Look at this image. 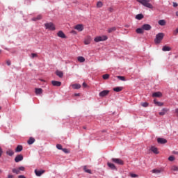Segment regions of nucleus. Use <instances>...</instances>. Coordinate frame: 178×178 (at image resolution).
<instances>
[{
	"instance_id": "f257e3e1",
	"label": "nucleus",
	"mask_w": 178,
	"mask_h": 178,
	"mask_svg": "<svg viewBox=\"0 0 178 178\" xmlns=\"http://www.w3.org/2000/svg\"><path fill=\"white\" fill-rule=\"evenodd\" d=\"M139 3H141L145 8H148L149 9H154V6L151 4V0H137Z\"/></svg>"
},
{
	"instance_id": "f03ea898",
	"label": "nucleus",
	"mask_w": 178,
	"mask_h": 178,
	"mask_svg": "<svg viewBox=\"0 0 178 178\" xmlns=\"http://www.w3.org/2000/svg\"><path fill=\"white\" fill-rule=\"evenodd\" d=\"M163 37H165V34H163V33H158L154 39L155 44H160L161 41L163 40Z\"/></svg>"
},
{
	"instance_id": "7ed1b4c3",
	"label": "nucleus",
	"mask_w": 178,
	"mask_h": 178,
	"mask_svg": "<svg viewBox=\"0 0 178 178\" xmlns=\"http://www.w3.org/2000/svg\"><path fill=\"white\" fill-rule=\"evenodd\" d=\"M44 27L46 30H50L51 31H54L56 30L55 25L52 22L44 24Z\"/></svg>"
},
{
	"instance_id": "20e7f679",
	"label": "nucleus",
	"mask_w": 178,
	"mask_h": 178,
	"mask_svg": "<svg viewBox=\"0 0 178 178\" xmlns=\"http://www.w3.org/2000/svg\"><path fill=\"white\" fill-rule=\"evenodd\" d=\"M106 40H108V36L102 35L95 38L94 41L95 42H99L101 41H106Z\"/></svg>"
},
{
	"instance_id": "39448f33",
	"label": "nucleus",
	"mask_w": 178,
	"mask_h": 178,
	"mask_svg": "<svg viewBox=\"0 0 178 178\" xmlns=\"http://www.w3.org/2000/svg\"><path fill=\"white\" fill-rule=\"evenodd\" d=\"M112 161L114 162V163H117V165H124V162L120 159H112Z\"/></svg>"
},
{
	"instance_id": "423d86ee",
	"label": "nucleus",
	"mask_w": 178,
	"mask_h": 178,
	"mask_svg": "<svg viewBox=\"0 0 178 178\" xmlns=\"http://www.w3.org/2000/svg\"><path fill=\"white\" fill-rule=\"evenodd\" d=\"M74 29L78 31H83L84 30V26L83 24H77Z\"/></svg>"
},
{
	"instance_id": "0eeeda50",
	"label": "nucleus",
	"mask_w": 178,
	"mask_h": 178,
	"mask_svg": "<svg viewBox=\"0 0 178 178\" xmlns=\"http://www.w3.org/2000/svg\"><path fill=\"white\" fill-rule=\"evenodd\" d=\"M142 28L143 30H145L146 31H149L152 29V26L148 24H145L142 26Z\"/></svg>"
},
{
	"instance_id": "6e6552de",
	"label": "nucleus",
	"mask_w": 178,
	"mask_h": 178,
	"mask_svg": "<svg viewBox=\"0 0 178 178\" xmlns=\"http://www.w3.org/2000/svg\"><path fill=\"white\" fill-rule=\"evenodd\" d=\"M51 84L54 87H60V86H62V82L58 81H52Z\"/></svg>"
},
{
	"instance_id": "1a4fd4ad",
	"label": "nucleus",
	"mask_w": 178,
	"mask_h": 178,
	"mask_svg": "<svg viewBox=\"0 0 178 178\" xmlns=\"http://www.w3.org/2000/svg\"><path fill=\"white\" fill-rule=\"evenodd\" d=\"M157 143L159 144H166L168 143V140L165 138H159L157 139Z\"/></svg>"
},
{
	"instance_id": "9d476101",
	"label": "nucleus",
	"mask_w": 178,
	"mask_h": 178,
	"mask_svg": "<svg viewBox=\"0 0 178 178\" xmlns=\"http://www.w3.org/2000/svg\"><path fill=\"white\" fill-rule=\"evenodd\" d=\"M91 36H87L84 40L85 45H88L91 44Z\"/></svg>"
},
{
	"instance_id": "9b49d317",
	"label": "nucleus",
	"mask_w": 178,
	"mask_h": 178,
	"mask_svg": "<svg viewBox=\"0 0 178 178\" xmlns=\"http://www.w3.org/2000/svg\"><path fill=\"white\" fill-rule=\"evenodd\" d=\"M35 173L36 176L40 177V176L44 175V173H45V170H35Z\"/></svg>"
},
{
	"instance_id": "f8f14e48",
	"label": "nucleus",
	"mask_w": 178,
	"mask_h": 178,
	"mask_svg": "<svg viewBox=\"0 0 178 178\" xmlns=\"http://www.w3.org/2000/svg\"><path fill=\"white\" fill-rule=\"evenodd\" d=\"M167 112H169V109L164 108L161 112L159 113V114L160 115V116H163L164 115H166Z\"/></svg>"
},
{
	"instance_id": "ddd939ff",
	"label": "nucleus",
	"mask_w": 178,
	"mask_h": 178,
	"mask_svg": "<svg viewBox=\"0 0 178 178\" xmlns=\"http://www.w3.org/2000/svg\"><path fill=\"white\" fill-rule=\"evenodd\" d=\"M22 159H23V155L19 154L15 157V162L18 163L22 161Z\"/></svg>"
},
{
	"instance_id": "4468645a",
	"label": "nucleus",
	"mask_w": 178,
	"mask_h": 178,
	"mask_svg": "<svg viewBox=\"0 0 178 178\" xmlns=\"http://www.w3.org/2000/svg\"><path fill=\"white\" fill-rule=\"evenodd\" d=\"M58 37H60V38H66V35L62 31H59L57 33Z\"/></svg>"
},
{
	"instance_id": "2eb2a0df",
	"label": "nucleus",
	"mask_w": 178,
	"mask_h": 178,
	"mask_svg": "<svg viewBox=\"0 0 178 178\" xmlns=\"http://www.w3.org/2000/svg\"><path fill=\"white\" fill-rule=\"evenodd\" d=\"M72 88H73L74 90H79L80 88H81V85L79 84V83H75L72 85Z\"/></svg>"
},
{
	"instance_id": "dca6fc26",
	"label": "nucleus",
	"mask_w": 178,
	"mask_h": 178,
	"mask_svg": "<svg viewBox=\"0 0 178 178\" xmlns=\"http://www.w3.org/2000/svg\"><path fill=\"white\" fill-rule=\"evenodd\" d=\"M109 94V90H103L99 93V97H106Z\"/></svg>"
},
{
	"instance_id": "f3484780",
	"label": "nucleus",
	"mask_w": 178,
	"mask_h": 178,
	"mask_svg": "<svg viewBox=\"0 0 178 178\" xmlns=\"http://www.w3.org/2000/svg\"><path fill=\"white\" fill-rule=\"evenodd\" d=\"M107 165L108 166V168H111L112 170H116V166L115 165V164L108 162Z\"/></svg>"
},
{
	"instance_id": "a211bd4d",
	"label": "nucleus",
	"mask_w": 178,
	"mask_h": 178,
	"mask_svg": "<svg viewBox=\"0 0 178 178\" xmlns=\"http://www.w3.org/2000/svg\"><path fill=\"white\" fill-rule=\"evenodd\" d=\"M23 151V146L18 145L15 149V152H22Z\"/></svg>"
},
{
	"instance_id": "6ab92c4d",
	"label": "nucleus",
	"mask_w": 178,
	"mask_h": 178,
	"mask_svg": "<svg viewBox=\"0 0 178 178\" xmlns=\"http://www.w3.org/2000/svg\"><path fill=\"white\" fill-rule=\"evenodd\" d=\"M162 96V92H156L152 94V97H156V98H159Z\"/></svg>"
},
{
	"instance_id": "aec40b11",
	"label": "nucleus",
	"mask_w": 178,
	"mask_h": 178,
	"mask_svg": "<svg viewBox=\"0 0 178 178\" xmlns=\"http://www.w3.org/2000/svg\"><path fill=\"white\" fill-rule=\"evenodd\" d=\"M35 142V139L33 137H31L29 139V140L27 141V143L29 145H31V144H34Z\"/></svg>"
},
{
	"instance_id": "412c9836",
	"label": "nucleus",
	"mask_w": 178,
	"mask_h": 178,
	"mask_svg": "<svg viewBox=\"0 0 178 178\" xmlns=\"http://www.w3.org/2000/svg\"><path fill=\"white\" fill-rule=\"evenodd\" d=\"M136 32L137 34H144V29H143V26L141 28H138L136 30Z\"/></svg>"
},
{
	"instance_id": "4be33fe9",
	"label": "nucleus",
	"mask_w": 178,
	"mask_h": 178,
	"mask_svg": "<svg viewBox=\"0 0 178 178\" xmlns=\"http://www.w3.org/2000/svg\"><path fill=\"white\" fill-rule=\"evenodd\" d=\"M6 154L7 155H9V156H13V155H15V152L10 149L6 151Z\"/></svg>"
},
{
	"instance_id": "5701e85b",
	"label": "nucleus",
	"mask_w": 178,
	"mask_h": 178,
	"mask_svg": "<svg viewBox=\"0 0 178 178\" xmlns=\"http://www.w3.org/2000/svg\"><path fill=\"white\" fill-rule=\"evenodd\" d=\"M150 149L152 151V152H154V154H159L158 148L155 147V146H152Z\"/></svg>"
},
{
	"instance_id": "b1692460",
	"label": "nucleus",
	"mask_w": 178,
	"mask_h": 178,
	"mask_svg": "<svg viewBox=\"0 0 178 178\" xmlns=\"http://www.w3.org/2000/svg\"><path fill=\"white\" fill-rule=\"evenodd\" d=\"M83 170L84 172H86V173H89V175L92 174V172L91 171V170L87 168V165L83 166Z\"/></svg>"
},
{
	"instance_id": "393cba45",
	"label": "nucleus",
	"mask_w": 178,
	"mask_h": 178,
	"mask_svg": "<svg viewBox=\"0 0 178 178\" xmlns=\"http://www.w3.org/2000/svg\"><path fill=\"white\" fill-rule=\"evenodd\" d=\"M42 19V15H38L37 17H33V18L32 19V20H33V22H37V20H41Z\"/></svg>"
},
{
	"instance_id": "a878e982",
	"label": "nucleus",
	"mask_w": 178,
	"mask_h": 178,
	"mask_svg": "<svg viewBox=\"0 0 178 178\" xmlns=\"http://www.w3.org/2000/svg\"><path fill=\"white\" fill-rule=\"evenodd\" d=\"M162 51H163L164 52H166L168 51H172V48L168 46H163L162 48Z\"/></svg>"
},
{
	"instance_id": "bb28decb",
	"label": "nucleus",
	"mask_w": 178,
	"mask_h": 178,
	"mask_svg": "<svg viewBox=\"0 0 178 178\" xmlns=\"http://www.w3.org/2000/svg\"><path fill=\"white\" fill-rule=\"evenodd\" d=\"M136 19L137 20H141V19H144V15L143 14H138L136 15Z\"/></svg>"
},
{
	"instance_id": "cd10ccee",
	"label": "nucleus",
	"mask_w": 178,
	"mask_h": 178,
	"mask_svg": "<svg viewBox=\"0 0 178 178\" xmlns=\"http://www.w3.org/2000/svg\"><path fill=\"white\" fill-rule=\"evenodd\" d=\"M56 76H58V77H60V78L63 77V72L62 71L57 70L56 72Z\"/></svg>"
},
{
	"instance_id": "c85d7f7f",
	"label": "nucleus",
	"mask_w": 178,
	"mask_h": 178,
	"mask_svg": "<svg viewBox=\"0 0 178 178\" xmlns=\"http://www.w3.org/2000/svg\"><path fill=\"white\" fill-rule=\"evenodd\" d=\"M154 102L155 105H156L157 106H163V103H162L161 102H157L156 99H154Z\"/></svg>"
},
{
	"instance_id": "c756f323",
	"label": "nucleus",
	"mask_w": 178,
	"mask_h": 178,
	"mask_svg": "<svg viewBox=\"0 0 178 178\" xmlns=\"http://www.w3.org/2000/svg\"><path fill=\"white\" fill-rule=\"evenodd\" d=\"M113 31H116V27H115V26L109 28V29L107 30V32L109 33H113Z\"/></svg>"
},
{
	"instance_id": "7c9ffc66",
	"label": "nucleus",
	"mask_w": 178,
	"mask_h": 178,
	"mask_svg": "<svg viewBox=\"0 0 178 178\" xmlns=\"http://www.w3.org/2000/svg\"><path fill=\"white\" fill-rule=\"evenodd\" d=\"M13 173H15V175H20V170L19 168H13L12 170Z\"/></svg>"
},
{
	"instance_id": "2f4dec72",
	"label": "nucleus",
	"mask_w": 178,
	"mask_h": 178,
	"mask_svg": "<svg viewBox=\"0 0 178 178\" xmlns=\"http://www.w3.org/2000/svg\"><path fill=\"white\" fill-rule=\"evenodd\" d=\"M77 59H78V61L80 62L81 63L86 62V58H84V57L83 56H79Z\"/></svg>"
},
{
	"instance_id": "473e14b6",
	"label": "nucleus",
	"mask_w": 178,
	"mask_h": 178,
	"mask_svg": "<svg viewBox=\"0 0 178 178\" xmlns=\"http://www.w3.org/2000/svg\"><path fill=\"white\" fill-rule=\"evenodd\" d=\"M159 24L160 26H165L166 24V22H165L163 19H161L159 21Z\"/></svg>"
},
{
	"instance_id": "72a5a7b5",
	"label": "nucleus",
	"mask_w": 178,
	"mask_h": 178,
	"mask_svg": "<svg viewBox=\"0 0 178 178\" xmlns=\"http://www.w3.org/2000/svg\"><path fill=\"white\" fill-rule=\"evenodd\" d=\"M152 172L155 173L156 175H159V173H161V170L154 169L152 170Z\"/></svg>"
},
{
	"instance_id": "f704fd0d",
	"label": "nucleus",
	"mask_w": 178,
	"mask_h": 178,
	"mask_svg": "<svg viewBox=\"0 0 178 178\" xmlns=\"http://www.w3.org/2000/svg\"><path fill=\"white\" fill-rule=\"evenodd\" d=\"M35 93L36 95H41L42 94V90H35Z\"/></svg>"
},
{
	"instance_id": "c9c22d12",
	"label": "nucleus",
	"mask_w": 178,
	"mask_h": 178,
	"mask_svg": "<svg viewBox=\"0 0 178 178\" xmlns=\"http://www.w3.org/2000/svg\"><path fill=\"white\" fill-rule=\"evenodd\" d=\"M171 170L173 172H178V167L177 165H172L171 167Z\"/></svg>"
},
{
	"instance_id": "e433bc0d",
	"label": "nucleus",
	"mask_w": 178,
	"mask_h": 178,
	"mask_svg": "<svg viewBox=\"0 0 178 178\" xmlns=\"http://www.w3.org/2000/svg\"><path fill=\"white\" fill-rule=\"evenodd\" d=\"M104 6V4L102 3V1H98L97 3V8H102Z\"/></svg>"
},
{
	"instance_id": "4c0bfd02",
	"label": "nucleus",
	"mask_w": 178,
	"mask_h": 178,
	"mask_svg": "<svg viewBox=\"0 0 178 178\" xmlns=\"http://www.w3.org/2000/svg\"><path fill=\"white\" fill-rule=\"evenodd\" d=\"M104 80H108L109 79V74H105L102 76Z\"/></svg>"
},
{
	"instance_id": "58836bf2",
	"label": "nucleus",
	"mask_w": 178,
	"mask_h": 178,
	"mask_svg": "<svg viewBox=\"0 0 178 178\" xmlns=\"http://www.w3.org/2000/svg\"><path fill=\"white\" fill-rule=\"evenodd\" d=\"M38 54H35V53H32L31 58H32V59H34V58H38Z\"/></svg>"
},
{
	"instance_id": "ea45409f",
	"label": "nucleus",
	"mask_w": 178,
	"mask_h": 178,
	"mask_svg": "<svg viewBox=\"0 0 178 178\" xmlns=\"http://www.w3.org/2000/svg\"><path fill=\"white\" fill-rule=\"evenodd\" d=\"M175 156H170L168 157V161H170V162H173V161H175Z\"/></svg>"
},
{
	"instance_id": "a19ab883",
	"label": "nucleus",
	"mask_w": 178,
	"mask_h": 178,
	"mask_svg": "<svg viewBox=\"0 0 178 178\" xmlns=\"http://www.w3.org/2000/svg\"><path fill=\"white\" fill-rule=\"evenodd\" d=\"M118 79H119V80H121V81H124V80H126V78H124V76H118Z\"/></svg>"
},
{
	"instance_id": "79ce46f5",
	"label": "nucleus",
	"mask_w": 178,
	"mask_h": 178,
	"mask_svg": "<svg viewBox=\"0 0 178 178\" xmlns=\"http://www.w3.org/2000/svg\"><path fill=\"white\" fill-rule=\"evenodd\" d=\"M56 148H57V149H61V150L63 149V148H62V145H60V144H57Z\"/></svg>"
},
{
	"instance_id": "37998d69",
	"label": "nucleus",
	"mask_w": 178,
	"mask_h": 178,
	"mask_svg": "<svg viewBox=\"0 0 178 178\" xmlns=\"http://www.w3.org/2000/svg\"><path fill=\"white\" fill-rule=\"evenodd\" d=\"M141 105L144 108H147V106H148V103H147V102L141 103Z\"/></svg>"
},
{
	"instance_id": "c03bdc74",
	"label": "nucleus",
	"mask_w": 178,
	"mask_h": 178,
	"mask_svg": "<svg viewBox=\"0 0 178 178\" xmlns=\"http://www.w3.org/2000/svg\"><path fill=\"white\" fill-rule=\"evenodd\" d=\"M61 151L64 152L65 154H69V150L66 148L61 149Z\"/></svg>"
},
{
	"instance_id": "a18cd8bd",
	"label": "nucleus",
	"mask_w": 178,
	"mask_h": 178,
	"mask_svg": "<svg viewBox=\"0 0 178 178\" xmlns=\"http://www.w3.org/2000/svg\"><path fill=\"white\" fill-rule=\"evenodd\" d=\"M130 176H131V177H138V175H137L136 174H133V173H130Z\"/></svg>"
},
{
	"instance_id": "49530a36",
	"label": "nucleus",
	"mask_w": 178,
	"mask_h": 178,
	"mask_svg": "<svg viewBox=\"0 0 178 178\" xmlns=\"http://www.w3.org/2000/svg\"><path fill=\"white\" fill-rule=\"evenodd\" d=\"M83 88H88V86H87V83H86V82H83L82 84Z\"/></svg>"
},
{
	"instance_id": "de8ad7c7",
	"label": "nucleus",
	"mask_w": 178,
	"mask_h": 178,
	"mask_svg": "<svg viewBox=\"0 0 178 178\" xmlns=\"http://www.w3.org/2000/svg\"><path fill=\"white\" fill-rule=\"evenodd\" d=\"M24 167H23V166H21V167H19V168H18V170H19V172H20V170L22 171V172H24Z\"/></svg>"
},
{
	"instance_id": "09e8293b",
	"label": "nucleus",
	"mask_w": 178,
	"mask_h": 178,
	"mask_svg": "<svg viewBox=\"0 0 178 178\" xmlns=\"http://www.w3.org/2000/svg\"><path fill=\"white\" fill-rule=\"evenodd\" d=\"M6 63H7L8 66H10V65H11L10 60H8L6 61Z\"/></svg>"
},
{
	"instance_id": "8fccbe9b",
	"label": "nucleus",
	"mask_w": 178,
	"mask_h": 178,
	"mask_svg": "<svg viewBox=\"0 0 178 178\" xmlns=\"http://www.w3.org/2000/svg\"><path fill=\"white\" fill-rule=\"evenodd\" d=\"M108 12H110L111 13H112V12H113V8H108Z\"/></svg>"
},
{
	"instance_id": "3c124183",
	"label": "nucleus",
	"mask_w": 178,
	"mask_h": 178,
	"mask_svg": "<svg viewBox=\"0 0 178 178\" xmlns=\"http://www.w3.org/2000/svg\"><path fill=\"white\" fill-rule=\"evenodd\" d=\"M3 152V151H2V148L0 147V158L1 156H2V153Z\"/></svg>"
},
{
	"instance_id": "603ef678",
	"label": "nucleus",
	"mask_w": 178,
	"mask_h": 178,
	"mask_svg": "<svg viewBox=\"0 0 178 178\" xmlns=\"http://www.w3.org/2000/svg\"><path fill=\"white\" fill-rule=\"evenodd\" d=\"M173 6H174V8H177V6H178L177 3H173Z\"/></svg>"
},
{
	"instance_id": "864d4df0",
	"label": "nucleus",
	"mask_w": 178,
	"mask_h": 178,
	"mask_svg": "<svg viewBox=\"0 0 178 178\" xmlns=\"http://www.w3.org/2000/svg\"><path fill=\"white\" fill-rule=\"evenodd\" d=\"M175 113L177 117L178 118V108L175 109Z\"/></svg>"
},
{
	"instance_id": "5fc2aeb1",
	"label": "nucleus",
	"mask_w": 178,
	"mask_h": 178,
	"mask_svg": "<svg viewBox=\"0 0 178 178\" xmlns=\"http://www.w3.org/2000/svg\"><path fill=\"white\" fill-rule=\"evenodd\" d=\"M178 33V28L174 31V34L176 35V34Z\"/></svg>"
},
{
	"instance_id": "6e6d98bb",
	"label": "nucleus",
	"mask_w": 178,
	"mask_h": 178,
	"mask_svg": "<svg viewBox=\"0 0 178 178\" xmlns=\"http://www.w3.org/2000/svg\"><path fill=\"white\" fill-rule=\"evenodd\" d=\"M18 178H26V177L24 175H19Z\"/></svg>"
},
{
	"instance_id": "4d7b16f0",
	"label": "nucleus",
	"mask_w": 178,
	"mask_h": 178,
	"mask_svg": "<svg viewBox=\"0 0 178 178\" xmlns=\"http://www.w3.org/2000/svg\"><path fill=\"white\" fill-rule=\"evenodd\" d=\"M7 178H13V175H8Z\"/></svg>"
},
{
	"instance_id": "13d9d810",
	"label": "nucleus",
	"mask_w": 178,
	"mask_h": 178,
	"mask_svg": "<svg viewBox=\"0 0 178 178\" xmlns=\"http://www.w3.org/2000/svg\"><path fill=\"white\" fill-rule=\"evenodd\" d=\"M113 90H122V88L117 87V88H114Z\"/></svg>"
},
{
	"instance_id": "bf43d9fd",
	"label": "nucleus",
	"mask_w": 178,
	"mask_h": 178,
	"mask_svg": "<svg viewBox=\"0 0 178 178\" xmlns=\"http://www.w3.org/2000/svg\"><path fill=\"white\" fill-rule=\"evenodd\" d=\"M74 96H75V97H79V96H80V93H76V94L74 95Z\"/></svg>"
},
{
	"instance_id": "052dcab7",
	"label": "nucleus",
	"mask_w": 178,
	"mask_h": 178,
	"mask_svg": "<svg viewBox=\"0 0 178 178\" xmlns=\"http://www.w3.org/2000/svg\"><path fill=\"white\" fill-rule=\"evenodd\" d=\"M115 91H116V92H119L120 90H115Z\"/></svg>"
},
{
	"instance_id": "680f3d73",
	"label": "nucleus",
	"mask_w": 178,
	"mask_h": 178,
	"mask_svg": "<svg viewBox=\"0 0 178 178\" xmlns=\"http://www.w3.org/2000/svg\"><path fill=\"white\" fill-rule=\"evenodd\" d=\"M125 27L129 28V27H130V26L129 25H125Z\"/></svg>"
},
{
	"instance_id": "e2e57ef3",
	"label": "nucleus",
	"mask_w": 178,
	"mask_h": 178,
	"mask_svg": "<svg viewBox=\"0 0 178 178\" xmlns=\"http://www.w3.org/2000/svg\"><path fill=\"white\" fill-rule=\"evenodd\" d=\"M72 33H74V34H76V31H72Z\"/></svg>"
},
{
	"instance_id": "0e129e2a",
	"label": "nucleus",
	"mask_w": 178,
	"mask_h": 178,
	"mask_svg": "<svg viewBox=\"0 0 178 178\" xmlns=\"http://www.w3.org/2000/svg\"><path fill=\"white\" fill-rule=\"evenodd\" d=\"M176 16H177V17H178V11H177V12H176Z\"/></svg>"
},
{
	"instance_id": "69168bd1",
	"label": "nucleus",
	"mask_w": 178,
	"mask_h": 178,
	"mask_svg": "<svg viewBox=\"0 0 178 178\" xmlns=\"http://www.w3.org/2000/svg\"><path fill=\"white\" fill-rule=\"evenodd\" d=\"M35 90H41V88H35Z\"/></svg>"
},
{
	"instance_id": "338daca9",
	"label": "nucleus",
	"mask_w": 178,
	"mask_h": 178,
	"mask_svg": "<svg viewBox=\"0 0 178 178\" xmlns=\"http://www.w3.org/2000/svg\"><path fill=\"white\" fill-rule=\"evenodd\" d=\"M83 129H87V127H83Z\"/></svg>"
},
{
	"instance_id": "774afa93",
	"label": "nucleus",
	"mask_w": 178,
	"mask_h": 178,
	"mask_svg": "<svg viewBox=\"0 0 178 178\" xmlns=\"http://www.w3.org/2000/svg\"><path fill=\"white\" fill-rule=\"evenodd\" d=\"M0 173H2V170H0Z\"/></svg>"
}]
</instances>
